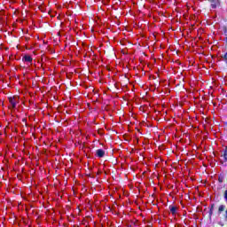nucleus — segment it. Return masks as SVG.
<instances>
[{
	"label": "nucleus",
	"instance_id": "f257e3e1",
	"mask_svg": "<svg viewBox=\"0 0 227 227\" xmlns=\"http://www.w3.org/2000/svg\"><path fill=\"white\" fill-rule=\"evenodd\" d=\"M23 63H28L29 65H33V57L30 55H24L22 57Z\"/></svg>",
	"mask_w": 227,
	"mask_h": 227
},
{
	"label": "nucleus",
	"instance_id": "f03ea898",
	"mask_svg": "<svg viewBox=\"0 0 227 227\" xmlns=\"http://www.w3.org/2000/svg\"><path fill=\"white\" fill-rule=\"evenodd\" d=\"M96 155H97V157H99V159H102V157H104V155H106V151L103 149H98L96 151Z\"/></svg>",
	"mask_w": 227,
	"mask_h": 227
},
{
	"label": "nucleus",
	"instance_id": "7ed1b4c3",
	"mask_svg": "<svg viewBox=\"0 0 227 227\" xmlns=\"http://www.w3.org/2000/svg\"><path fill=\"white\" fill-rule=\"evenodd\" d=\"M208 1L211 4V8H213L214 10H215V8L219 6V0H208Z\"/></svg>",
	"mask_w": 227,
	"mask_h": 227
},
{
	"label": "nucleus",
	"instance_id": "20e7f679",
	"mask_svg": "<svg viewBox=\"0 0 227 227\" xmlns=\"http://www.w3.org/2000/svg\"><path fill=\"white\" fill-rule=\"evenodd\" d=\"M10 104L13 109L17 107V100H15V98H9Z\"/></svg>",
	"mask_w": 227,
	"mask_h": 227
},
{
	"label": "nucleus",
	"instance_id": "39448f33",
	"mask_svg": "<svg viewBox=\"0 0 227 227\" xmlns=\"http://www.w3.org/2000/svg\"><path fill=\"white\" fill-rule=\"evenodd\" d=\"M169 208H170L171 214H173V215H175V214H176V207L170 206Z\"/></svg>",
	"mask_w": 227,
	"mask_h": 227
},
{
	"label": "nucleus",
	"instance_id": "423d86ee",
	"mask_svg": "<svg viewBox=\"0 0 227 227\" xmlns=\"http://www.w3.org/2000/svg\"><path fill=\"white\" fill-rule=\"evenodd\" d=\"M222 157H223V164H224V162H227V152L226 151H223V154L222 155Z\"/></svg>",
	"mask_w": 227,
	"mask_h": 227
},
{
	"label": "nucleus",
	"instance_id": "0eeeda50",
	"mask_svg": "<svg viewBox=\"0 0 227 227\" xmlns=\"http://www.w3.org/2000/svg\"><path fill=\"white\" fill-rule=\"evenodd\" d=\"M226 208V206L224 205H221L218 208V212L219 214H221V212H224V209Z\"/></svg>",
	"mask_w": 227,
	"mask_h": 227
},
{
	"label": "nucleus",
	"instance_id": "6e6552de",
	"mask_svg": "<svg viewBox=\"0 0 227 227\" xmlns=\"http://www.w3.org/2000/svg\"><path fill=\"white\" fill-rule=\"evenodd\" d=\"M218 182H219L220 184H223V183L224 182V176L220 175V176H218Z\"/></svg>",
	"mask_w": 227,
	"mask_h": 227
},
{
	"label": "nucleus",
	"instance_id": "1a4fd4ad",
	"mask_svg": "<svg viewBox=\"0 0 227 227\" xmlns=\"http://www.w3.org/2000/svg\"><path fill=\"white\" fill-rule=\"evenodd\" d=\"M214 207H215V205L212 204V205H211V207H210V209H209V215H212V214H214Z\"/></svg>",
	"mask_w": 227,
	"mask_h": 227
},
{
	"label": "nucleus",
	"instance_id": "9d476101",
	"mask_svg": "<svg viewBox=\"0 0 227 227\" xmlns=\"http://www.w3.org/2000/svg\"><path fill=\"white\" fill-rule=\"evenodd\" d=\"M224 200L227 201V190L224 192Z\"/></svg>",
	"mask_w": 227,
	"mask_h": 227
},
{
	"label": "nucleus",
	"instance_id": "9b49d317",
	"mask_svg": "<svg viewBox=\"0 0 227 227\" xmlns=\"http://www.w3.org/2000/svg\"><path fill=\"white\" fill-rule=\"evenodd\" d=\"M225 220L227 221V207H226V210H225Z\"/></svg>",
	"mask_w": 227,
	"mask_h": 227
},
{
	"label": "nucleus",
	"instance_id": "f8f14e48",
	"mask_svg": "<svg viewBox=\"0 0 227 227\" xmlns=\"http://www.w3.org/2000/svg\"><path fill=\"white\" fill-rule=\"evenodd\" d=\"M223 152H227V146L225 147V149L223 150Z\"/></svg>",
	"mask_w": 227,
	"mask_h": 227
}]
</instances>
